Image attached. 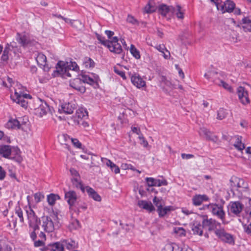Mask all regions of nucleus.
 I'll use <instances>...</instances> for the list:
<instances>
[{
	"label": "nucleus",
	"mask_w": 251,
	"mask_h": 251,
	"mask_svg": "<svg viewBox=\"0 0 251 251\" xmlns=\"http://www.w3.org/2000/svg\"><path fill=\"white\" fill-rule=\"evenodd\" d=\"M25 211L29 228V234L32 240L36 239V231L40 229V224H41L42 228L46 232H51L54 230L57 215L53 214L50 216H44L40 219L30 206H29L28 208L26 207Z\"/></svg>",
	"instance_id": "1"
},
{
	"label": "nucleus",
	"mask_w": 251,
	"mask_h": 251,
	"mask_svg": "<svg viewBox=\"0 0 251 251\" xmlns=\"http://www.w3.org/2000/svg\"><path fill=\"white\" fill-rule=\"evenodd\" d=\"M0 154L4 158L18 163H21L23 160L21 151L17 147L9 145L0 146Z\"/></svg>",
	"instance_id": "2"
},
{
	"label": "nucleus",
	"mask_w": 251,
	"mask_h": 251,
	"mask_svg": "<svg viewBox=\"0 0 251 251\" xmlns=\"http://www.w3.org/2000/svg\"><path fill=\"white\" fill-rule=\"evenodd\" d=\"M97 39L101 44L106 46L110 51L116 54H120L123 51L121 45L118 43V38L117 37H114L111 40H107L102 35L96 34Z\"/></svg>",
	"instance_id": "3"
},
{
	"label": "nucleus",
	"mask_w": 251,
	"mask_h": 251,
	"mask_svg": "<svg viewBox=\"0 0 251 251\" xmlns=\"http://www.w3.org/2000/svg\"><path fill=\"white\" fill-rule=\"evenodd\" d=\"M65 63L63 61H58L56 65V70L53 71L52 75L54 76H56L59 75H63L66 74L68 76H71V74L67 72L68 69L70 70L78 72L79 70V67L75 62H70V64L67 67H65Z\"/></svg>",
	"instance_id": "4"
},
{
	"label": "nucleus",
	"mask_w": 251,
	"mask_h": 251,
	"mask_svg": "<svg viewBox=\"0 0 251 251\" xmlns=\"http://www.w3.org/2000/svg\"><path fill=\"white\" fill-rule=\"evenodd\" d=\"M244 208V204L240 201H230L227 206L229 215L240 217Z\"/></svg>",
	"instance_id": "5"
},
{
	"label": "nucleus",
	"mask_w": 251,
	"mask_h": 251,
	"mask_svg": "<svg viewBox=\"0 0 251 251\" xmlns=\"http://www.w3.org/2000/svg\"><path fill=\"white\" fill-rule=\"evenodd\" d=\"M202 217V227L207 228L209 231L213 230L215 231L216 230L221 228V224L216 220L212 218L208 219L206 215L203 216Z\"/></svg>",
	"instance_id": "6"
},
{
	"label": "nucleus",
	"mask_w": 251,
	"mask_h": 251,
	"mask_svg": "<svg viewBox=\"0 0 251 251\" xmlns=\"http://www.w3.org/2000/svg\"><path fill=\"white\" fill-rule=\"evenodd\" d=\"M208 206L212 214L221 219L223 224L226 225L227 224V222L226 221V213L223 210V206H219L217 204H210Z\"/></svg>",
	"instance_id": "7"
},
{
	"label": "nucleus",
	"mask_w": 251,
	"mask_h": 251,
	"mask_svg": "<svg viewBox=\"0 0 251 251\" xmlns=\"http://www.w3.org/2000/svg\"><path fill=\"white\" fill-rule=\"evenodd\" d=\"M15 90V98H12L14 101L21 105L24 108H26L27 107V101L25 100V99H31V95L27 94H24L21 91L18 92L16 89Z\"/></svg>",
	"instance_id": "8"
},
{
	"label": "nucleus",
	"mask_w": 251,
	"mask_h": 251,
	"mask_svg": "<svg viewBox=\"0 0 251 251\" xmlns=\"http://www.w3.org/2000/svg\"><path fill=\"white\" fill-rule=\"evenodd\" d=\"M216 2V5L218 10L221 11L223 13L232 12L235 8V4L231 0H226L224 3Z\"/></svg>",
	"instance_id": "9"
},
{
	"label": "nucleus",
	"mask_w": 251,
	"mask_h": 251,
	"mask_svg": "<svg viewBox=\"0 0 251 251\" xmlns=\"http://www.w3.org/2000/svg\"><path fill=\"white\" fill-rule=\"evenodd\" d=\"M215 234L223 242L229 244H234V241L233 236L229 233L225 231L224 228H219L215 230Z\"/></svg>",
	"instance_id": "10"
},
{
	"label": "nucleus",
	"mask_w": 251,
	"mask_h": 251,
	"mask_svg": "<svg viewBox=\"0 0 251 251\" xmlns=\"http://www.w3.org/2000/svg\"><path fill=\"white\" fill-rule=\"evenodd\" d=\"M38 65L45 72H48L51 68V66L49 64L45 55L42 53H38L36 57Z\"/></svg>",
	"instance_id": "11"
},
{
	"label": "nucleus",
	"mask_w": 251,
	"mask_h": 251,
	"mask_svg": "<svg viewBox=\"0 0 251 251\" xmlns=\"http://www.w3.org/2000/svg\"><path fill=\"white\" fill-rule=\"evenodd\" d=\"M237 93L241 102L246 105L250 102L248 93L243 87L240 86L237 88Z\"/></svg>",
	"instance_id": "12"
},
{
	"label": "nucleus",
	"mask_w": 251,
	"mask_h": 251,
	"mask_svg": "<svg viewBox=\"0 0 251 251\" xmlns=\"http://www.w3.org/2000/svg\"><path fill=\"white\" fill-rule=\"evenodd\" d=\"M39 100L41 103L36 109V112L39 116L40 117H43L49 112L51 113V110L48 103L45 101H42L41 99H39Z\"/></svg>",
	"instance_id": "13"
},
{
	"label": "nucleus",
	"mask_w": 251,
	"mask_h": 251,
	"mask_svg": "<svg viewBox=\"0 0 251 251\" xmlns=\"http://www.w3.org/2000/svg\"><path fill=\"white\" fill-rule=\"evenodd\" d=\"M70 86L81 93H84L85 92V88L83 85V82L80 78H76L70 81Z\"/></svg>",
	"instance_id": "14"
},
{
	"label": "nucleus",
	"mask_w": 251,
	"mask_h": 251,
	"mask_svg": "<svg viewBox=\"0 0 251 251\" xmlns=\"http://www.w3.org/2000/svg\"><path fill=\"white\" fill-rule=\"evenodd\" d=\"M131 81L132 84L138 88L146 86V82L143 80L141 77L137 74L133 75L131 76Z\"/></svg>",
	"instance_id": "15"
},
{
	"label": "nucleus",
	"mask_w": 251,
	"mask_h": 251,
	"mask_svg": "<svg viewBox=\"0 0 251 251\" xmlns=\"http://www.w3.org/2000/svg\"><path fill=\"white\" fill-rule=\"evenodd\" d=\"M159 80L161 84L164 85L163 90L165 93L168 91L167 88L172 90L175 88L174 85L165 76L160 75Z\"/></svg>",
	"instance_id": "16"
},
{
	"label": "nucleus",
	"mask_w": 251,
	"mask_h": 251,
	"mask_svg": "<svg viewBox=\"0 0 251 251\" xmlns=\"http://www.w3.org/2000/svg\"><path fill=\"white\" fill-rule=\"evenodd\" d=\"M199 134L206 138L207 140L215 141L217 140V137L211 131L205 127H201L199 130Z\"/></svg>",
	"instance_id": "17"
},
{
	"label": "nucleus",
	"mask_w": 251,
	"mask_h": 251,
	"mask_svg": "<svg viewBox=\"0 0 251 251\" xmlns=\"http://www.w3.org/2000/svg\"><path fill=\"white\" fill-rule=\"evenodd\" d=\"M65 199L70 206H73L77 199L76 193L74 191H69L65 193Z\"/></svg>",
	"instance_id": "18"
},
{
	"label": "nucleus",
	"mask_w": 251,
	"mask_h": 251,
	"mask_svg": "<svg viewBox=\"0 0 251 251\" xmlns=\"http://www.w3.org/2000/svg\"><path fill=\"white\" fill-rule=\"evenodd\" d=\"M242 28L245 32H251V16H245L241 22Z\"/></svg>",
	"instance_id": "19"
},
{
	"label": "nucleus",
	"mask_w": 251,
	"mask_h": 251,
	"mask_svg": "<svg viewBox=\"0 0 251 251\" xmlns=\"http://www.w3.org/2000/svg\"><path fill=\"white\" fill-rule=\"evenodd\" d=\"M60 245L62 246L63 251L65 248L70 250L74 249L78 246V243L75 242V241L71 239L64 240L61 244H60Z\"/></svg>",
	"instance_id": "20"
},
{
	"label": "nucleus",
	"mask_w": 251,
	"mask_h": 251,
	"mask_svg": "<svg viewBox=\"0 0 251 251\" xmlns=\"http://www.w3.org/2000/svg\"><path fill=\"white\" fill-rule=\"evenodd\" d=\"M101 161L103 163H105L108 167H109L111 171L115 174L120 173V168L115 164L113 163L110 160L106 158H102Z\"/></svg>",
	"instance_id": "21"
},
{
	"label": "nucleus",
	"mask_w": 251,
	"mask_h": 251,
	"mask_svg": "<svg viewBox=\"0 0 251 251\" xmlns=\"http://www.w3.org/2000/svg\"><path fill=\"white\" fill-rule=\"evenodd\" d=\"M208 200V197L205 195H196L193 198L192 201L194 205H200L203 201H206Z\"/></svg>",
	"instance_id": "22"
},
{
	"label": "nucleus",
	"mask_w": 251,
	"mask_h": 251,
	"mask_svg": "<svg viewBox=\"0 0 251 251\" xmlns=\"http://www.w3.org/2000/svg\"><path fill=\"white\" fill-rule=\"evenodd\" d=\"M85 191L87 192L89 196L95 201H101L100 196L91 187L88 186H86Z\"/></svg>",
	"instance_id": "23"
},
{
	"label": "nucleus",
	"mask_w": 251,
	"mask_h": 251,
	"mask_svg": "<svg viewBox=\"0 0 251 251\" xmlns=\"http://www.w3.org/2000/svg\"><path fill=\"white\" fill-rule=\"evenodd\" d=\"M42 251H63V247L60 243H55L53 244L49 245L42 249Z\"/></svg>",
	"instance_id": "24"
},
{
	"label": "nucleus",
	"mask_w": 251,
	"mask_h": 251,
	"mask_svg": "<svg viewBox=\"0 0 251 251\" xmlns=\"http://www.w3.org/2000/svg\"><path fill=\"white\" fill-rule=\"evenodd\" d=\"M173 210V208L172 206H167L163 207L162 204H160L157 208V211L160 217H164L170 211Z\"/></svg>",
	"instance_id": "25"
},
{
	"label": "nucleus",
	"mask_w": 251,
	"mask_h": 251,
	"mask_svg": "<svg viewBox=\"0 0 251 251\" xmlns=\"http://www.w3.org/2000/svg\"><path fill=\"white\" fill-rule=\"evenodd\" d=\"M138 205L140 207L146 209L150 212L155 210L154 206L152 205L151 202H149L145 201H139Z\"/></svg>",
	"instance_id": "26"
},
{
	"label": "nucleus",
	"mask_w": 251,
	"mask_h": 251,
	"mask_svg": "<svg viewBox=\"0 0 251 251\" xmlns=\"http://www.w3.org/2000/svg\"><path fill=\"white\" fill-rule=\"evenodd\" d=\"M162 251H192V250L190 249L184 250L176 245L174 246L172 244H168L165 246Z\"/></svg>",
	"instance_id": "27"
},
{
	"label": "nucleus",
	"mask_w": 251,
	"mask_h": 251,
	"mask_svg": "<svg viewBox=\"0 0 251 251\" xmlns=\"http://www.w3.org/2000/svg\"><path fill=\"white\" fill-rule=\"evenodd\" d=\"M202 228H204L202 227V224L201 225L200 223H198L197 222H195L192 227V230L193 233L200 236H201L202 235Z\"/></svg>",
	"instance_id": "28"
},
{
	"label": "nucleus",
	"mask_w": 251,
	"mask_h": 251,
	"mask_svg": "<svg viewBox=\"0 0 251 251\" xmlns=\"http://www.w3.org/2000/svg\"><path fill=\"white\" fill-rule=\"evenodd\" d=\"M71 181L74 187L80 189L82 192H84L85 191L86 187L83 186L80 179V177H79V178H72Z\"/></svg>",
	"instance_id": "29"
},
{
	"label": "nucleus",
	"mask_w": 251,
	"mask_h": 251,
	"mask_svg": "<svg viewBox=\"0 0 251 251\" xmlns=\"http://www.w3.org/2000/svg\"><path fill=\"white\" fill-rule=\"evenodd\" d=\"M75 106L70 103H65L61 106V110L67 114H71L73 113Z\"/></svg>",
	"instance_id": "30"
},
{
	"label": "nucleus",
	"mask_w": 251,
	"mask_h": 251,
	"mask_svg": "<svg viewBox=\"0 0 251 251\" xmlns=\"http://www.w3.org/2000/svg\"><path fill=\"white\" fill-rule=\"evenodd\" d=\"M5 127L8 129L20 128V122L17 119H10L5 124Z\"/></svg>",
	"instance_id": "31"
},
{
	"label": "nucleus",
	"mask_w": 251,
	"mask_h": 251,
	"mask_svg": "<svg viewBox=\"0 0 251 251\" xmlns=\"http://www.w3.org/2000/svg\"><path fill=\"white\" fill-rule=\"evenodd\" d=\"M61 138H62L65 141H66L67 140H71L74 147L78 149L82 148V144L77 139L72 138H70V137L67 135H62L61 136Z\"/></svg>",
	"instance_id": "32"
},
{
	"label": "nucleus",
	"mask_w": 251,
	"mask_h": 251,
	"mask_svg": "<svg viewBox=\"0 0 251 251\" xmlns=\"http://www.w3.org/2000/svg\"><path fill=\"white\" fill-rule=\"evenodd\" d=\"M216 85L219 86H222L226 90L230 93L233 92V89L232 87L229 85L228 83H226L224 81V80L223 81L219 80H216L215 81Z\"/></svg>",
	"instance_id": "33"
},
{
	"label": "nucleus",
	"mask_w": 251,
	"mask_h": 251,
	"mask_svg": "<svg viewBox=\"0 0 251 251\" xmlns=\"http://www.w3.org/2000/svg\"><path fill=\"white\" fill-rule=\"evenodd\" d=\"M17 41L22 46H26L29 43V40L25 35H21L17 33Z\"/></svg>",
	"instance_id": "34"
},
{
	"label": "nucleus",
	"mask_w": 251,
	"mask_h": 251,
	"mask_svg": "<svg viewBox=\"0 0 251 251\" xmlns=\"http://www.w3.org/2000/svg\"><path fill=\"white\" fill-rule=\"evenodd\" d=\"M83 65L86 68H91L94 67L95 62L90 57H86L83 59Z\"/></svg>",
	"instance_id": "35"
},
{
	"label": "nucleus",
	"mask_w": 251,
	"mask_h": 251,
	"mask_svg": "<svg viewBox=\"0 0 251 251\" xmlns=\"http://www.w3.org/2000/svg\"><path fill=\"white\" fill-rule=\"evenodd\" d=\"M219 75L218 72H217L214 70H209L205 73L204 76L207 79L211 80L212 81H213L214 78L215 76H218L217 75Z\"/></svg>",
	"instance_id": "36"
},
{
	"label": "nucleus",
	"mask_w": 251,
	"mask_h": 251,
	"mask_svg": "<svg viewBox=\"0 0 251 251\" xmlns=\"http://www.w3.org/2000/svg\"><path fill=\"white\" fill-rule=\"evenodd\" d=\"M59 198L58 195L50 194L47 196V201L49 205L53 206L55 204L56 201L57 199H59Z\"/></svg>",
	"instance_id": "37"
},
{
	"label": "nucleus",
	"mask_w": 251,
	"mask_h": 251,
	"mask_svg": "<svg viewBox=\"0 0 251 251\" xmlns=\"http://www.w3.org/2000/svg\"><path fill=\"white\" fill-rule=\"evenodd\" d=\"M234 147L239 151H242L245 148V145L242 143L241 136H237L236 137V141L234 144Z\"/></svg>",
	"instance_id": "38"
},
{
	"label": "nucleus",
	"mask_w": 251,
	"mask_h": 251,
	"mask_svg": "<svg viewBox=\"0 0 251 251\" xmlns=\"http://www.w3.org/2000/svg\"><path fill=\"white\" fill-rule=\"evenodd\" d=\"M174 12L175 13L177 18L179 19L184 18V12L181 10V7L179 5H177L176 9H174Z\"/></svg>",
	"instance_id": "39"
},
{
	"label": "nucleus",
	"mask_w": 251,
	"mask_h": 251,
	"mask_svg": "<svg viewBox=\"0 0 251 251\" xmlns=\"http://www.w3.org/2000/svg\"><path fill=\"white\" fill-rule=\"evenodd\" d=\"M79 226V222L77 219H72L69 225V228L71 230L77 229Z\"/></svg>",
	"instance_id": "40"
},
{
	"label": "nucleus",
	"mask_w": 251,
	"mask_h": 251,
	"mask_svg": "<svg viewBox=\"0 0 251 251\" xmlns=\"http://www.w3.org/2000/svg\"><path fill=\"white\" fill-rule=\"evenodd\" d=\"M170 10V8L165 4H162L158 7L159 12L163 16H165L168 14Z\"/></svg>",
	"instance_id": "41"
},
{
	"label": "nucleus",
	"mask_w": 251,
	"mask_h": 251,
	"mask_svg": "<svg viewBox=\"0 0 251 251\" xmlns=\"http://www.w3.org/2000/svg\"><path fill=\"white\" fill-rule=\"evenodd\" d=\"M227 115L226 110L223 108H220L217 111V116L216 118L219 120H222L226 118Z\"/></svg>",
	"instance_id": "42"
},
{
	"label": "nucleus",
	"mask_w": 251,
	"mask_h": 251,
	"mask_svg": "<svg viewBox=\"0 0 251 251\" xmlns=\"http://www.w3.org/2000/svg\"><path fill=\"white\" fill-rule=\"evenodd\" d=\"M81 80L83 83H87L91 85H94L96 83L95 80L87 75H83L81 76Z\"/></svg>",
	"instance_id": "43"
},
{
	"label": "nucleus",
	"mask_w": 251,
	"mask_h": 251,
	"mask_svg": "<svg viewBox=\"0 0 251 251\" xmlns=\"http://www.w3.org/2000/svg\"><path fill=\"white\" fill-rule=\"evenodd\" d=\"M130 51L132 55L136 58H140V54L139 51L133 45H131L130 48Z\"/></svg>",
	"instance_id": "44"
},
{
	"label": "nucleus",
	"mask_w": 251,
	"mask_h": 251,
	"mask_svg": "<svg viewBox=\"0 0 251 251\" xmlns=\"http://www.w3.org/2000/svg\"><path fill=\"white\" fill-rule=\"evenodd\" d=\"M15 214L17 215V216L20 219V221L22 223H23L24 222V218L23 217V213L22 209L20 208V206H16L15 207Z\"/></svg>",
	"instance_id": "45"
},
{
	"label": "nucleus",
	"mask_w": 251,
	"mask_h": 251,
	"mask_svg": "<svg viewBox=\"0 0 251 251\" xmlns=\"http://www.w3.org/2000/svg\"><path fill=\"white\" fill-rule=\"evenodd\" d=\"M71 25L72 26L77 29H81L83 27V25L80 21L78 20H73V21L71 22Z\"/></svg>",
	"instance_id": "46"
},
{
	"label": "nucleus",
	"mask_w": 251,
	"mask_h": 251,
	"mask_svg": "<svg viewBox=\"0 0 251 251\" xmlns=\"http://www.w3.org/2000/svg\"><path fill=\"white\" fill-rule=\"evenodd\" d=\"M174 232L178 234L180 236H184L186 234V231L185 230L180 227H176L174 228Z\"/></svg>",
	"instance_id": "47"
},
{
	"label": "nucleus",
	"mask_w": 251,
	"mask_h": 251,
	"mask_svg": "<svg viewBox=\"0 0 251 251\" xmlns=\"http://www.w3.org/2000/svg\"><path fill=\"white\" fill-rule=\"evenodd\" d=\"M146 181L149 186H156V179L153 177H146Z\"/></svg>",
	"instance_id": "48"
},
{
	"label": "nucleus",
	"mask_w": 251,
	"mask_h": 251,
	"mask_svg": "<svg viewBox=\"0 0 251 251\" xmlns=\"http://www.w3.org/2000/svg\"><path fill=\"white\" fill-rule=\"evenodd\" d=\"M114 71L116 74L120 75L124 80H126V79L124 71L119 70L117 67L114 68Z\"/></svg>",
	"instance_id": "49"
},
{
	"label": "nucleus",
	"mask_w": 251,
	"mask_h": 251,
	"mask_svg": "<svg viewBox=\"0 0 251 251\" xmlns=\"http://www.w3.org/2000/svg\"><path fill=\"white\" fill-rule=\"evenodd\" d=\"M34 200L36 203H38L44 198V196L40 193H36L34 195Z\"/></svg>",
	"instance_id": "50"
},
{
	"label": "nucleus",
	"mask_w": 251,
	"mask_h": 251,
	"mask_svg": "<svg viewBox=\"0 0 251 251\" xmlns=\"http://www.w3.org/2000/svg\"><path fill=\"white\" fill-rule=\"evenodd\" d=\"M219 75H217L218 76H215L214 78V80H213V82L215 84H216V82H215L216 80H219L223 81L225 79V77L226 76L225 74L222 72L219 73Z\"/></svg>",
	"instance_id": "51"
},
{
	"label": "nucleus",
	"mask_w": 251,
	"mask_h": 251,
	"mask_svg": "<svg viewBox=\"0 0 251 251\" xmlns=\"http://www.w3.org/2000/svg\"><path fill=\"white\" fill-rule=\"evenodd\" d=\"M168 185V182L166 179H156V186H166Z\"/></svg>",
	"instance_id": "52"
},
{
	"label": "nucleus",
	"mask_w": 251,
	"mask_h": 251,
	"mask_svg": "<svg viewBox=\"0 0 251 251\" xmlns=\"http://www.w3.org/2000/svg\"><path fill=\"white\" fill-rule=\"evenodd\" d=\"M70 173L72 176V178H79L80 176L78 172L74 168H71L70 170Z\"/></svg>",
	"instance_id": "53"
},
{
	"label": "nucleus",
	"mask_w": 251,
	"mask_h": 251,
	"mask_svg": "<svg viewBox=\"0 0 251 251\" xmlns=\"http://www.w3.org/2000/svg\"><path fill=\"white\" fill-rule=\"evenodd\" d=\"M144 11L146 13H151L154 11V7L148 4L144 7Z\"/></svg>",
	"instance_id": "54"
},
{
	"label": "nucleus",
	"mask_w": 251,
	"mask_h": 251,
	"mask_svg": "<svg viewBox=\"0 0 251 251\" xmlns=\"http://www.w3.org/2000/svg\"><path fill=\"white\" fill-rule=\"evenodd\" d=\"M139 139L141 141V144L144 147H147L148 146V143L147 141L145 139L142 134H141L139 136Z\"/></svg>",
	"instance_id": "55"
},
{
	"label": "nucleus",
	"mask_w": 251,
	"mask_h": 251,
	"mask_svg": "<svg viewBox=\"0 0 251 251\" xmlns=\"http://www.w3.org/2000/svg\"><path fill=\"white\" fill-rule=\"evenodd\" d=\"M127 21L129 23H131L133 25L137 24L138 22L137 21L134 19V18L131 15H128L127 18Z\"/></svg>",
	"instance_id": "56"
},
{
	"label": "nucleus",
	"mask_w": 251,
	"mask_h": 251,
	"mask_svg": "<svg viewBox=\"0 0 251 251\" xmlns=\"http://www.w3.org/2000/svg\"><path fill=\"white\" fill-rule=\"evenodd\" d=\"M154 48L160 52H163L166 49L164 44H159L155 46Z\"/></svg>",
	"instance_id": "57"
},
{
	"label": "nucleus",
	"mask_w": 251,
	"mask_h": 251,
	"mask_svg": "<svg viewBox=\"0 0 251 251\" xmlns=\"http://www.w3.org/2000/svg\"><path fill=\"white\" fill-rule=\"evenodd\" d=\"M234 180L237 182V186L238 188L243 187L244 183V181L243 179L238 178H235Z\"/></svg>",
	"instance_id": "58"
},
{
	"label": "nucleus",
	"mask_w": 251,
	"mask_h": 251,
	"mask_svg": "<svg viewBox=\"0 0 251 251\" xmlns=\"http://www.w3.org/2000/svg\"><path fill=\"white\" fill-rule=\"evenodd\" d=\"M85 116L84 113L81 111H76L75 114V118H77L78 119H82Z\"/></svg>",
	"instance_id": "59"
},
{
	"label": "nucleus",
	"mask_w": 251,
	"mask_h": 251,
	"mask_svg": "<svg viewBox=\"0 0 251 251\" xmlns=\"http://www.w3.org/2000/svg\"><path fill=\"white\" fill-rule=\"evenodd\" d=\"M6 176V172L1 166H0V180H2L4 179Z\"/></svg>",
	"instance_id": "60"
},
{
	"label": "nucleus",
	"mask_w": 251,
	"mask_h": 251,
	"mask_svg": "<svg viewBox=\"0 0 251 251\" xmlns=\"http://www.w3.org/2000/svg\"><path fill=\"white\" fill-rule=\"evenodd\" d=\"M163 54V57L166 59H168L171 56L170 51L166 49L165 51L161 52Z\"/></svg>",
	"instance_id": "61"
},
{
	"label": "nucleus",
	"mask_w": 251,
	"mask_h": 251,
	"mask_svg": "<svg viewBox=\"0 0 251 251\" xmlns=\"http://www.w3.org/2000/svg\"><path fill=\"white\" fill-rule=\"evenodd\" d=\"M34 241V245L35 247H42L44 245V241L38 240V241L33 240Z\"/></svg>",
	"instance_id": "62"
},
{
	"label": "nucleus",
	"mask_w": 251,
	"mask_h": 251,
	"mask_svg": "<svg viewBox=\"0 0 251 251\" xmlns=\"http://www.w3.org/2000/svg\"><path fill=\"white\" fill-rule=\"evenodd\" d=\"M105 33L107 36L108 38L109 39V40H111L113 37L112 36L114 34V32L110 30H106L105 31Z\"/></svg>",
	"instance_id": "63"
},
{
	"label": "nucleus",
	"mask_w": 251,
	"mask_h": 251,
	"mask_svg": "<svg viewBox=\"0 0 251 251\" xmlns=\"http://www.w3.org/2000/svg\"><path fill=\"white\" fill-rule=\"evenodd\" d=\"M181 157L184 159H189L194 157V155L192 154L182 153Z\"/></svg>",
	"instance_id": "64"
}]
</instances>
